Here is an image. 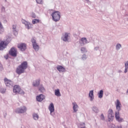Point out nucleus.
Masks as SVG:
<instances>
[{"mask_svg":"<svg viewBox=\"0 0 128 128\" xmlns=\"http://www.w3.org/2000/svg\"><path fill=\"white\" fill-rule=\"evenodd\" d=\"M116 106V110L117 112H115V118H116V120L118 122H124V119L120 116V110H122V104H120V100H117L116 102L115 103Z\"/></svg>","mask_w":128,"mask_h":128,"instance_id":"f257e3e1","label":"nucleus"},{"mask_svg":"<svg viewBox=\"0 0 128 128\" xmlns=\"http://www.w3.org/2000/svg\"><path fill=\"white\" fill-rule=\"evenodd\" d=\"M26 68H28V62L24 61L16 68V72L18 74H22L24 72V70H26Z\"/></svg>","mask_w":128,"mask_h":128,"instance_id":"f03ea898","label":"nucleus"},{"mask_svg":"<svg viewBox=\"0 0 128 128\" xmlns=\"http://www.w3.org/2000/svg\"><path fill=\"white\" fill-rule=\"evenodd\" d=\"M51 16H52V20L55 22H58L60 20V12L58 11H54L51 14Z\"/></svg>","mask_w":128,"mask_h":128,"instance_id":"7ed1b4c3","label":"nucleus"},{"mask_svg":"<svg viewBox=\"0 0 128 128\" xmlns=\"http://www.w3.org/2000/svg\"><path fill=\"white\" fill-rule=\"evenodd\" d=\"M13 92L17 94H24V90L20 88V86L18 85H14L13 88Z\"/></svg>","mask_w":128,"mask_h":128,"instance_id":"20e7f679","label":"nucleus"},{"mask_svg":"<svg viewBox=\"0 0 128 128\" xmlns=\"http://www.w3.org/2000/svg\"><path fill=\"white\" fill-rule=\"evenodd\" d=\"M4 82L6 86H8V88H12V86H14V82L11 80L5 78Z\"/></svg>","mask_w":128,"mask_h":128,"instance_id":"39448f33","label":"nucleus"},{"mask_svg":"<svg viewBox=\"0 0 128 128\" xmlns=\"http://www.w3.org/2000/svg\"><path fill=\"white\" fill-rule=\"evenodd\" d=\"M26 112V108L25 106L20 107L15 110L16 114H24Z\"/></svg>","mask_w":128,"mask_h":128,"instance_id":"423d86ee","label":"nucleus"},{"mask_svg":"<svg viewBox=\"0 0 128 128\" xmlns=\"http://www.w3.org/2000/svg\"><path fill=\"white\" fill-rule=\"evenodd\" d=\"M16 52V48L14 47H12L9 51V54H10V56H12L16 58V56L18 54Z\"/></svg>","mask_w":128,"mask_h":128,"instance_id":"0eeeda50","label":"nucleus"},{"mask_svg":"<svg viewBox=\"0 0 128 128\" xmlns=\"http://www.w3.org/2000/svg\"><path fill=\"white\" fill-rule=\"evenodd\" d=\"M8 44V42L6 41H0V50H4Z\"/></svg>","mask_w":128,"mask_h":128,"instance_id":"6e6552de","label":"nucleus"},{"mask_svg":"<svg viewBox=\"0 0 128 128\" xmlns=\"http://www.w3.org/2000/svg\"><path fill=\"white\" fill-rule=\"evenodd\" d=\"M18 48L21 52H24L26 50V44L24 43H20L18 45Z\"/></svg>","mask_w":128,"mask_h":128,"instance_id":"1a4fd4ad","label":"nucleus"},{"mask_svg":"<svg viewBox=\"0 0 128 128\" xmlns=\"http://www.w3.org/2000/svg\"><path fill=\"white\" fill-rule=\"evenodd\" d=\"M22 24H25V26L26 28H28V30H30V28H32V24L30 23V22H28L26 20H22Z\"/></svg>","mask_w":128,"mask_h":128,"instance_id":"9d476101","label":"nucleus"},{"mask_svg":"<svg viewBox=\"0 0 128 128\" xmlns=\"http://www.w3.org/2000/svg\"><path fill=\"white\" fill-rule=\"evenodd\" d=\"M90 41L88 40L86 38H82L80 40V44L81 46L84 44H89Z\"/></svg>","mask_w":128,"mask_h":128,"instance_id":"9b49d317","label":"nucleus"},{"mask_svg":"<svg viewBox=\"0 0 128 128\" xmlns=\"http://www.w3.org/2000/svg\"><path fill=\"white\" fill-rule=\"evenodd\" d=\"M70 36L69 33L66 32L64 35L62 37V40L64 42H68V36Z\"/></svg>","mask_w":128,"mask_h":128,"instance_id":"f8f14e48","label":"nucleus"},{"mask_svg":"<svg viewBox=\"0 0 128 128\" xmlns=\"http://www.w3.org/2000/svg\"><path fill=\"white\" fill-rule=\"evenodd\" d=\"M88 96L90 102H93L94 100V90L90 91Z\"/></svg>","mask_w":128,"mask_h":128,"instance_id":"ddd939ff","label":"nucleus"},{"mask_svg":"<svg viewBox=\"0 0 128 128\" xmlns=\"http://www.w3.org/2000/svg\"><path fill=\"white\" fill-rule=\"evenodd\" d=\"M56 70H58L60 72H66V68L60 65H58L56 66Z\"/></svg>","mask_w":128,"mask_h":128,"instance_id":"4468645a","label":"nucleus"},{"mask_svg":"<svg viewBox=\"0 0 128 128\" xmlns=\"http://www.w3.org/2000/svg\"><path fill=\"white\" fill-rule=\"evenodd\" d=\"M44 99V96L42 94H40L36 97V100L37 102H42V100Z\"/></svg>","mask_w":128,"mask_h":128,"instance_id":"2eb2a0df","label":"nucleus"},{"mask_svg":"<svg viewBox=\"0 0 128 128\" xmlns=\"http://www.w3.org/2000/svg\"><path fill=\"white\" fill-rule=\"evenodd\" d=\"M40 79L35 80L33 82L32 86L35 88H38V86H40Z\"/></svg>","mask_w":128,"mask_h":128,"instance_id":"dca6fc26","label":"nucleus"},{"mask_svg":"<svg viewBox=\"0 0 128 128\" xmlns=\"http://www.w3.org/2000/svg\"><path fill=\"white\" fill-rule=\"evenodd\" d=\"M48 110L50 112L51 116H52V114L54 112V105L53 103H50L48 107Z\"/></svg>","mask_w":128,"mask_h":128,"instance_id":"f3484780","label":"nucleus"},{"mask_svg":"<svg viewBox=\"0 0 128 128\" xmlns=\"http://www.w3.org/2000/svg\"><path fill=\"white\" fill-rule=\"evenodd\" d=\"M72 104L73 106V110L74 112H76L78 110V104H76V102H74L72 103Z\"/></svg>","mask_w":128,"mask_h":128,"instance_id":"a211bd4d","label":"nucleus"},{"mask_svg":"<svg viewBox=\"0 0 128 128\" xmlns=\"http://www.w3.org/2000/svg\"><path fill=\"white\" fill-rule=\"evenodd\" d=\"M38 90L39 92H46V88L44 86V85L42 84H40L38 86Z\"/></svg>","mask_w":128,"mask_h":128,"instance_id":"6ab92c4d","label":"nucleus"},{"mask_svg":"<svg viewBox=\"0 0 128 128\" xmlns=\"http://www.w3.org/2000/svg\"><path fill=\"white\" fill-rule=\"evenodd\" d=\"M92 112H95V114H98L100 112L98 108L96 106H92Z\"/></svg>","mask_w":128,"mask_h":128,"instance_id":"aec40b11","label":"nucleus"},{"mask_svg":"<svg viewBox=\"0 0 128 128\" xmlns=\"http://www.w3.org/2000/svg\"><path fill=\"white\" fill-rule=\"evenodd\" d=\"M0 18L2 20H3L4 24H6V22H8V20H6V16L4 15H1L0 16Z\"/></svg>","mask_w":128,"mask_h":128,"instance_id":"412c9836","label":"nucleus"},{"mask_svg":"<svg viewBox=\"0 0 128 128\" xmlns=\"http://www.w3.org/2000/svg\"><path fill=\"white\" fill-rule=\"evenodd\" d=\"M54 94L56 96H62V94H60V89L58 88L55 90H54Z\"/></svg>","mask_w":128,"mask_h":128,"instance_id":"4be33fe9","label":"nucleus"},{"mask_svg":"<svg viewBox=\"0 0 128 128\" xmlns=\"http://www.w3.org/2000/svg\"><path fill=\"white\" fill-rule=\"evenodd\" d=\"M12 32L15 36H18V31L16 30V25L12 26Z\"/></svg>","mask_w":128,"mask_h":128,"instance_id":"5701e85b","label":"nucleus"},{"mask_svg":"<svg viewBox=\"0 0 128 128\" xmlns=\"http://www.w3.org/2000/svg\"><path fill=\"white\" fill-rule=\"evenodd\" d=\"M4 26H2V24L0 22V34H4Z\"/></svg>","mask_w":128,"mask_h":128,"instance_id":"b1692460","label":"nucleus"},{"mask_svg":"<svg viewBox=\"0 0 128 128\" xmlns=\"http://www.w3.org/2000/svg\"><path fill=\"white\" fill-rule=\"evenodd\" d=\"M98 96L99 98H102L104 96V90H100L98 93Z\"/></svg>","mask_w":128,"mask_h":128,"instance_id":"393cba45","label":"nucleus"},{"mask_svg":"<svg viewBox=\"0 0 128 128\" xmlns=\"http://www.w3.org/2000/svg\"><path fill=\"white\" fill-rule=\"evenodd\" d=\"M32 46H33V48H34L36 52H38V50H40V46H38V44H33Z\"/></svg>","mask_w":128,"mask_h":128,"instance_id":"a878e982","label":"nucleus"},{"mask_svg":"<svg viewBox=\"0 0 128 128\" xmlns=\"http://www.w3.org/2000/svg\"><path fill=\"white\" fill-rule=\"evenodd\" d=\"M32 118L34 120H38L40 118L38 114L34 113L32 114Z\"/></svg>","mask_w":128,"mask_h":128,"instance_id":"bb28decb","label":"nucleus"},{"mask_svg":"<svg viewBox=\"0 0 128 128\" xmlns=\"http://www.w3.org/2000/svg\"><path fill=\"white\" fill-rule=\"evenodd\" d=\"M121 48H122V44H120L118 43L116 44V50H120Z\"/></svg>","mask_w":128,"mask_h":128,"instance_id":"cd10ccee","label":"nucleus"},{"mask_svg":"<svg viewBox=\"0 0 128 128\" xmlns=\"http://www.w3.org/2000/svg\"><path fill=\"white\" fill-rule=\"evenodd\" d=\"M108 120L109 122H112L114 120V116L112 115H108Z\"/></svg>","mask_w":128,"mask_h":128,"instance_id":"c85d7f7f","label":"nucleus"},{"mask_svg":"<svg viewBox=\"0 0 128 128\" xmlns=\"http://www.w3.org/2000/svg\"><path fill=\"white\" fill-rule=\"evenodd\" d=\"M6 88H0V92L1 94H6Z\"/></svg>","mask_w":128,"mask_h":128,"instance_id":"c756f323","label":"nucleus"},{"mask_svg":"<svg viewBox=\"0 0 128 128\" xmlns=\"http://www.w3.org/2000/svg\"><path fill=\"white\" fill-rule=\"evenodd\" d=\"M80 50L82 52V54H84V52H88V50H86V48L84 47L81 48Z\"/></svg>","mask_w":128,"mask_h":128,"instance_id":"7c9ffc66","label":"nucleus"},{"mask_svg":"<svg viewBox=\"0 0 128 128\" xmlns=\"http://www.w3.org/2000/svg\"><path fill=\"white\" fill-rule=\"evenodd\" d=\"M40 22V20L38 19H34L32 20V24H38Z\"/></svg>","mask_w":128,"mask_h":128,"instance_id":"2f4dec72","label":"nucleus"},{"mask_svg":"<svg viewBox=\"0 0 128 128\" xmlns=\"http://www.w3.org/2000/svg\"><path fill=\"white\" fill-rule=\"evenodd\" d=\"M36 4H42L43 2L42 0H36Z\"/></svg>","mask_w":128,"mask_h":128,"instance_id":"473e14b6","label":"nucleus"},{"mask_svg":"<svg viewBox=\"0 0 128 128\" xmlns=\"http://www.w3.org/2000/svg\"><path fill=\"white\" fill-rule=\"evenodd\" d=\"M112 110L110 109L108 112V116H112Z\"/></svg>","mask_w":128,"mask_h":128,"instance_id":"72a5a7b5","label":"nucleus"},{"mask_svg":"<svg viewBox=\"0 0 128 128\" xmlns=\"http://www.w3.org/2000/svg\"><path fill=\"white\" fill-rule=\"evenodd\" d=\"M31 42H32V46H34V44H36V40H34V38H32Z\"/></svg>","mask_w":128,"mask_h":128,"instance_id":"f704fd0d","label":"nucleus"},{"mask_svg":"<svg viewBox=\"0 0 128 128\" xmlns=\"http://www.w3.org/2000/svg\"><path fill=\"white\" fill-rule=\"evenodd\" d=\"M86 58H88L86 57V54H83L82 56V60H86Z\"/></svg>","mask_w":128,"mask_h":128,"instance_id":"c9c22d12","label":"nucleus"},{"mask_svg":"<svg viewBox=\"0 0 128 128\" xmlns=\"http://www.w3.org/2000/svg\"><path fill=\"white\" fill-rule=\"evenodd\" d=\"M100 46H96L94 48V52H98V50H100Z\"/></svg>","mask_w":128,"mask_h":128,"instance_id":"e433bc0d","label":"nucleus"},{"mask_svg":"<svg viewBox=\"0 0 128 128\" xmlns=\"http://www.w3.org/2000/svg\"><path fill=\"white\" fill-rule=\"evenodd\" d=\"M1 12H6V8L4 6H2L1 8Z\"/></svg>","mask_w":128,"mask_h":128,"instance_id":"4c0bfd02","label":"nucleus"},{"mask_svg":"<svg viewBox=\"0 0 128 128\" xmlns=\"http://www.w3.org/2000/svg\"><path fill=\"white\" fill-rule=\"evenodd\" d=\"M100 118L102 120H104V114H102L100 116Z\"/></svg>","mask_w":128,"mask_h":128,"instance_id":"58836bf2","label":"nucleus"},{"mask_svg":"<svg viewBox=\"0 0 128 128\" xmlns=\"http://www.w3.org/2000/svg\"><path fill=\"white\" fill-rule=\"evenodd\" d=\"M36 14L32 13V17L33 18H36Z\"/></svg>","mask_w":128,"mask_h":128,"instance_id":"ea45409f","label":"nucleus"},{"mask_svg":"<svg viewBox=\"0 0 128 128\" xmlns=\"http://www.w3.org/2000/svg\"><path fill=\"white\" fill-rule=\"evenodd\" d=\"M125 68H128V61H127L124 64Z\"/></svg>","mask_w":128,"mask_h":128,"instance_id":"a19ab883","label":"nucleus"},{"mask_svg":"<svg viewBox=\"0 0 128 128\" xmlns=\"http://www.w3.org/2000/svg\"><path fill=\"white\" fill-rule=\"evenodd\" d=\"M128 68L125 67V69H124V74H126V72H128Z\"/></svg>","mask_w":128,"mask_h":128,"instance_id":"79ce46f5","label":"nucleus"},{"mask_svg":"<svg viewBox=\"0 0 128 128\" xmlns=\"http://www.w3.org/2000/svg\"><path fill=\"white\" fill-rule=\"evenodd\" d=\"M88 4L90 3V0H85Z\"/></svg>","mask_w":128,"mask_h":128,"instance_id":"37998d69","label":"nucleus"},{"mask_svg":"<svg viewBox=\"0 0 128 128\" xmlns=\"http://www.w3.org/2000/svg\"><path fill=\"white\" fill-rule=\"evenodd\" d=\"M117 128H122V126H118Z\"/></svg>","mask_w":128,"mask_h":128,"instance_id":"c03bdc74","label":"nucleus"},{"mask_svg":"<svg viewBox=\"0 0 128 128\" xmlns=\"http://www.w3.org/2000/svg\"><path fill=\"white\" fill-rule=\"evenodd\" d=\"M4 58H6V60H8V56H5Z\"/></svg>","mask_w":128,"mask_h":128,"instance_id":"a18cd8bd","label":"nucleus"},{"mask_svg":"<svg viewBox=\"0 0 128 128\" xmlns=\"http://www.w3.org/2000/svg\"><path fill=\"white\" fill-rule=\"evenodd\" d=\"M118 72H122V70H118Z\"/></svg>","mask_w":128,"mask_h":128,"instance_id":"49530a36","label":"nucleus"},{"mask_svg":"<svg viewBox=\"0 0 128 128\" xmlns=\"http://www.w3.org/2000/svg\"><path fill=\"white\" fill-rule=\"evenodd\" d=\"M126 94H128V89L127 90H126Z\"/></svg>","mask_w":128,"mask_h":128,"instance_id":"de8ad7c7","label":"nucleus"},{"mask_svg":"<svg viewBox=\"0 0 128 128\" xmlns=\"http://www.w3.org/2000/svg\"><path fill=\"white\" fill-rule=\"evenodd\" d=\"M4 1L6 2L7 0H4Z\"/></svg>","mask_w":128,"mask_h":128,"instance_id":"09e8293b","label":"nucleus"}]
</instances>
